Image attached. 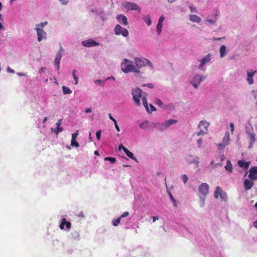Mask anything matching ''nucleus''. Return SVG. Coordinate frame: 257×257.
Listing matches in <instances>:
<instances>
[{"instance_id":"aec40b11","label":"nucleus","mask_w":257,"mask_h":257,"mask_svg":"<svg viewBox=\"0 0 257 257\" xmlns=\"http://www.w3.org/2000/svg\"><path fill=\"white\" fill-rule=\"evenodd\" d=\"M177 122V120L176 119H170L165 121L163 123L162 126L163 127H168L171 126V125L176 123Z\"/></svg>"},{"instance_id":"8fccbe9b","label":"nucleus","mask_w":257,"mask_h":257,"mask_svg":"<svg viewBox=\"0 0 257 257\" xmlns=\"http://www.w3.org/2000/svg\"><path fill=\"white\" fill-rule=\"evenodd\" d=\"M128 215H129V212L127 211H126V212H123L119 217H120V218H123L124 217H126Z\"/></svg>"},{"instance_id":"5fc2aeb1","label":"nucleus","mask_w":257,"mask_h":257,"mask_svg":"<svg viewBox=\"0 0 257 257\" xmlns=\"http://www.w3.org/2000/svg\"><path fill=\"white\" fill-rule=\"evenodd\" d=\"M7 70L9 73H15V70L12 69H11L10 67H8L7 68Z\"/></svg>"},{"instance_id":"b1692460","label":"nucleus","mask_w":257,"mask_h":257,"mask_svg":"<svg viewBox=\"0 0 257 257\" xmlns=\"http://www.w3.org/2000/svg\"><path fill=\"white\" fill-rule=\"evenodd\" d=\"M189 19L191 22L197 23H200L201 20V18L195 15H190Z\"/></svg>"},{"instance_id":"423d86ee","label":"nucleus","mask_w":257,"mask_h":257,"mask_svg":"<svg viewBox=\"0 0 257 257\" xmlns=\"http://www.w3.org/2000/svg\"><path fill=\"white\" fill-rule=\"evenodd\" d=\"M123 7L127 10H136L141 12V8L136 3L124 2L122 3Z\"/></svg>"},{"instance_id":"09e8293b","label":"nucleus","mask_w":257,"mask_h":257,"mask_svg":"<svg viewBox=\"0 0 257 257\" xmlns=\"http://www.w3.org/2000/svg\"><path fill=\"white\" fill-rule=\"evenodd\" d=\"M61 123H62V119L58 120V121L57 122V123L56 124V128H60V126Z\"/></svg>"},{"instance_id":"37998d69","label":"nucleus","mask_w":257,"mask_h":257,"mask_svg":"<svg viewBox=\"0 0 257 257\" xmlns=\"http://www.w3.org/2000/svg\"><path fill=\"white\" fill-rule=\"evenodd\" d=\"M58 1L62 5H66L68 4L70 0H58Z\"/></svg>"},{"instance_id":"f8f14e48","label":"nucleus","mask_w":257,"mask_h":257,"mask_svg":"<svg viewBox=\"0 0 257 257\" xmlns=\"http://www.w3.org/2000/svg\"><path fill=\"white\" fill-rule=\"evenodd\" d=\"M211 60V55L210 54H207L206 56H205L204 57H203L202 59L199 60L200 63L199 65L198 66V69H202L204 65L206 64L207 63H208Z\"/></svg>"},{"instance_id":"20e7f679","label":"nucleus","mask_w":257,"mask_h":257,"mask_svg":"<svg viewBox=\"0 0 257 257\" xmlns=\"http://www.w3.org/2000/svg\"><path fill=\"white\" fill-rule=\"evenodd\" d=\"M132 94L133 96V99L135 103L138 105H141L140 98L142 96V90L139 88L133 89L132 90Z\"/></svg>"},{"instance_id":"72a5a7b5","label":"nucleus","mask_w":257,"mask_h":257,"mask_svg":"<svg viewBox=\"0 0 257 257\" xmlns=\"http://www.w3.org/2000/svg\"><path fill=\"white\" fill-rule=\"evenodd\" d=\"M163 27V24H160L158 23L157 25V32L158 35H160L162 32V29Z\"/></svg>"},{"instance_id":"a878e982","label":"nucleus","mask_w":257,"mask_h":257,"mask_svg":"<svg viewBox=\"0 0 257 257\" xmlns=\"http://www.w3.org/2000/svg\"><path fill=\"white\" fill-rule=\"evenodd\" d=\"M142 101H143V105H144V107L145 108L146 110H147V111L148 113H151V111H150V108L149 107V105L148 104L147 98L145 97H143Z\"/></svg>"},{"instance_id":"c85d7f7f","label":"nucleus","mask_w":257,"mask_h":257,"mask_svg":"<svg viewBox=\"0 0 257 257\" xmlns=\"http://www.w3.org/2000/svg\"><path fill=\"white\" fill-rule=\"evenodd\" d=\"M225 169L229 172H231L232 171V165L229 160L227 161L226 164L225 166Z\"/></svg>"},{"instance_id":"412c9836","label":"nucleus","mask_w":257,"mask_h":257,"mask_svg":"<svg viewBox=\"0 0 257 257\" xmlns=\"http://www.w3.org/2000/svg\"><path fill=\"white\" fill-rule=\"evenodd\" d=\"M252 180L245 179L244 182V186L245 190H247L250 189L253 185V182L252 181Z\"/></svg>"},{"instance_id":"393cba45","label":"nucleus","mask_w":257,"mask_h":257,"mask_svg":"<svg viewBox=\"0 0 257 257\" xmlns=\"http://www.w3.org/2000/svg\"><path fill=\"white\" fill-rule=\"evenodd\" d=\"M222 191L221 187H220L219 186H217L216 188L215 191L214 192V197L215 198H218V196H220V198H222Z\"/></svg>"},{"instance_id":"6ab92c4d","label":"nucleus","mask_w":257,"mask_h":257,"mask_svg":"<svg viewBox=\"0 0 257 257\" xmlns=\"http://www.w3.org/2000/svg\"><path fill=\"white\" fill-rule=\"evenodd\" d=\"M210 125V123L206 120L200 121L198 125V128H207Z\"/></svg>"},{"instance_id":"4c0bfd02","label":"nucleus","mask_w":257,"mask_h":257,"mask_svg":"<svg viewBox=\"0 0 257 257\" xmlns=\"http://www.w3.org/2000/svg\"><path fill=\"white\" fill-rule=\"evenodd\" d=\"M105 161H109L111 163L114 164L115 163L116 160L113 157H106L104 159Z\"/></svg>"},{"instance_id":"c9c22d12","label":"nucleus","mask_w":257,"mask_h":257,"mask_svg":"<svg viewBox=\"0 0 257 257\" xmlns=\"http://www.w3.org/2000/svg\"><path fill=\"white\" fill-rule=\"evenodd\" d=\"M155 102L156 104H157L158 105H159L160 107H162L163 106V103L162 101L159 98H155Z\"/></svg>"},{"instance_id":"6e6d98bb","label":"nucleus","mask_w":257,"mask_h":257,"mask_svg":"<svg viewBox=\"0 0 257 257\" xmlns=\"http://www.w3.org/2000/svg\"><path fill=\"white\" fill-rule=\"evenodd\" d=\"M99 16L101 18L103 21H105L106 20V17H105V14L104 12L103 11V14L101 15H99Z\"/></svg>"},{"instance_id":"603ef678","label":"nucleus","mask_w":257,"mask_h":257,"mask_svg":"<svg viewBox=\"0 0 257 257\" xmlns=\"http://www.w3.org/2000/svg\"><path fill=\"white\" fill-rule=\"evenodd\" d=\"M149 106H150V111H151V112L153 111H156V108L151 104H149Z\"/></svg>"},{"instance_id":"f3484780","label":"nucleus","mask_w":257,"mask_h":257,"mask_svg":"<svg viewBox=\"0 0 257 257\" xmlns=\"http://www.w3.org/2000/svg\"><path fill=\"white\" fill-rule=\"evenodd\" d=\"M141 128H147L149 127H157V125L155 123H150L148 121H145L140 124Z\"/></svg>"},{"instance_id":"473e14b6","label":"nucleus","mask_w":257,"mask_h":257,"mask_svg":"<svg viewBox=\"0 0 257 257\" xmlns=\"http://www.w3.org/2000/svg\"><path fill=\"white\" fill-rule=\"evenodd\" d=\"M48 24L47 21L41 23L36 25V28H39L40 29H43V28Z\"/></svg>"},{"instance_id":"5701e85b","label":"nucleus","mask_w":257,"mask_h":257,"mask_svg":"<svg viewBox=\"0 0 257 257\" xmlns=\"http://www.w3.org/2000/svg\"><path fill=\"white\" fill-rule=\"evenodd\" d=\"M220 57L223 58L227 53L226 47L225 45H222L219 48Z\"/></svg>"},{"instance_id":"052dcab7","label":"nucleus","mask_w":257,"mask_h":257,"mask_svg":"<svg viewBox=\"0 0 257 257\" xmlns=\"http://www.w3.org/2000/svg\"><path fill=\"white\" fill-rule=\"evenodd\" d=\"M52 130L54 131V133L57 135L59 133L62 132V131L63 130Z\"/></svg>"},{"instance_id":"864d4df0","label":"nucleus","mask_w":257,"mask_h":257,"mask_svg":"<svg viewBox=\"0 0 257 257\" xmlns=\"http://www.w3.org/2000/svg\"><path fill=\"white\" fill-rule=\"evenodd\" d=\"M225 39V37H223L221 38H216V37H213L212 40L213 41H220L221 39Z\"/></svg>"},{"instance_id":"c756f323","label":"nucleus","mask_w":257,"mask_h":257,"mask_svg":"<svg viewBox=\"0 0 257 257\" xmlns=\"http://www.w3.org/2000/svg\"><path fill=\"white\" fill-rule=\"evenodd\" d=\"M77 70L76 69H74L72 71V76L73 78L75 81V84L77 85L78 83V76L76 75Z\"/></svg>"},{"instance_id":"774afa93","label":"nucleus","mask_w":257,"mask_h":257,"mask_svg":"<svg viewBox=\"0 0 257 257\" xmlns=\"http://www.w3.org/2000/svg\"><path fill=\"white\" fill-rule=\"evenodd\" d=\"M253 226L257 229V220L254 222Z\"/></svg>"},{"instance_id":"13d9d810","label":"nucleus","mask_w":257,"mask_h":257,"mask_svg":"<svg viewBox=\"0 0 257 257\" xmlns=\"http://www.w3.org/2000/svg\"><path fill=\"white\" fill-rule=\"evenodd\" d=\"M85 111L86 113H90L92 111V109L91 108H87L85 109Z\"/></svg>"},{"instance_id":"a211bd4d","label":"nucleus","mask_w":257,"mask_h":257,"mask_svg":"<svg viewBox=\"0 0 257 257\" xmlns=\"http://www.w3.org/2000/svg\"><path fill=\"white\" fill-rule=\"evenodd\" d=\"M64 225L66 226L67 229H69L71 227V223L69 221H67L65 218H63L59 225L60 228L61 229H64Z\"/></svg>"},{"instance_id":"f03ea898","label":"nucleus","mask_w":257,"mask_h":257,"mask_svg":"<svg viewBox=\"0 0 257 257\" xmlns=\"http://www.w3.org/2000/svg\"><path fill=\"white\" fill-rule=\"evenodd\" d=\"M134 63L136 65V67L137 68L138 73L140 72V68L146 66H148L152 69H154V66L152 62L149 60L144 57H135Z\"/></svg>"},{"instance_id":"7c9ffc66","label":"nucleus","mask_w":257,"mask_h":257,"mask_svg":"<svg viewBox=\"0 0 257 257\" xmlns=\"http://www.w3.org/2000/svg\"><path fill=\"white\" fill-rule=\"evenodd\" d=\"M62 90L64 94H68L72 93V90L69 87L65 86H62Z\"/></svg>"},{"instance_id":"a19ab883","label":"nucleus","mask_w":257,"mask_h":257,"mask_svg":"<svg viewBox=\"0 0 257 257\" xmlns=\"http://www.w3.org/2000/svg\"><path fill=\"white\" fill-rule=\"evenodd\" d=\"M169 196H170V199L172 200V201L174 203V205L175 206H177V202H176V200L174 199V198L173 197V195H172L171 193H170L169 194Z\"/></svg>"},{"instance_id":"bf43d9fd","label":"nucleus","mask_w":257,"mask_h":257,"mask_svg":"<svg viewBox=\"0 0 257 257\" xmlns=\"http://www.w3.org/2000/svg\"><path fill=\"white\" fill-rule=\"evenodd\" d=\"M112 80L113 81H114L115 80V78L112 76H109V77H108L106 80H105V81L106 80Z\"/></svg>"},{"instance_id":"f704fd0d","label":"nucleus","mask_w":257,"mask_h":257,"mask_svg":"<svg viewBox=\"0 0 257 257\" xmlns=\"http://www.w3.org/2000/svg\"><path fill=\"white\" fill-rule=\"evenodd\" d=\"M71 145L72 146H75L76 148H78L79 146L78 143L76 141V139L72 138L71 141Z\"/></svg>"},{"instance_id":"3c124183","label":"nucleus","mask_w":257,"mask_h":257,"mask_svg":"<svg viewBox=\"0 0 257 257\" xmlns=\"http://www.w3.org/2000/svg\"><path fill=\"white\" fill-rule=\"evenodd\" d=\"M78 135V131L72 134V139H76L77 136Z\"/></svg>"},{"instance_id":"f257e3e1","label":"nucleus","mask_w":257,"mask_h":257,"mask_svg":"<svg viewBox=\"0 0 257 257\" xmlns=\"http://www.w3.org/2000/svg\"><path fill=\"white\" fill-rule=\"evenodd\" d=\"M121 70L124 73L129 72L138 73L135 64H134L132 61L126 58L123 59L121 63Z\"/></svg>"},{"instance_id":"2f4dec72","label":"nucleus","mask_w":257,"mask_h":257,"mask_svg":"<svg viewBox=\"0 0 257 257\" xmlns=\"http://www.w3.org/2000/svg\"><path fill=\"white\" fill-rule=\"evenodd\" d=\"M125 154L130 158L133 159V160L136 162H138L137 159L134 157L133 153L130 152V151L127 150L125 153Z\"/></svg>"},{"instance_id":"58836bf2","label":"nucleus","mask_w":257,"mask_h":257,"mask_svg":"<svg viewBox=\"0 0 257 257\" xmlns=\"http://www.w3.org/2000/svg\"><path fill=\"white\" fill-rule=\"evenodd\" d=\"M120 219H121L120 217H118L116 220H113L112 221L113 225L114 226H117L118 225V224L120 223Z\"/></svg>"},{"instance_id":"49530a36","label":"nucleus","mask_w":257,"mask_h":257,"mask_svg":"<svg viewBox=\"0 0 257 257\" xmlns=\"http://www.w3.org/2000/svg\"><path fill=\"white\" fill-rule=\"evenodd\" d=\"M189 9L190 10V11L192 13H197V9L195 7H194L193 6H190Z\"/></svg>"},{"instance_id":"7ed1b4c3","label":"nucleus","mask_w":257,"mask_h":257,"mask_svg":"<svg viewBox=\"0 0 257 257\" xmlns=\"http://www.w3.org/2000/svg\"><path fill=\"white\" fill-rule=\"evenodd\" d=\"M205 79V77L200 74H196L193 76L189 83L195 89H197L201 82Z\"/></svg>"},{"instance_id":"0eeeda50","label":"nucleus","mask_w":257,"mask_h":257,"mask_svg":"<svg viewBox=\"0 0 257 257\" xmlns=\"http://www.w3.org/2000/svg\"><path fill=\"white\" fill-rule=\"evenodd\" d=\"M230 140V134L228 132H226L223 138L222 143H219L217 145L218 149H223L225 146L229 144Z\"/></svg>"},{"instance_id":"a18cd8bd","label":"nucleus","mask_w":257,"mask_h":257,"mask_svg":"<svg viewBox=\"0 0 257 257\" xmlns=\"http://www.w3.org/2000/svg\"><path fill=\"white\" fill-rule=\"evenodd\" d=\"M143 86H147L150 88H153L154 87V85L152 83H147L143 85Z\"/></svg>"},{"instance_id":"69168bd1","label":"nucleus","mask_w":257,"mask_h":257,"mask_svg":"<svg viewBox=\"0 0 257 257\" xmlns=\"http://www.w3.org/2000/svg\"><path fill=\"white\" fill-rule=\"evenodd\" d=\"M17 74L20 76H25L26 75V74L22 73V72H18V73H17Z\"/></svg>"},{"instance_id":"9d476101","label":"nucleus","mask_w":257,"mask_h":257,"mask_svg":"<svg viewBox=\"0 0 257 257\" xmlns=\"http://www.w3.org/2000/svg\"><path fill=\"white\" fill-rule=\"evenodd\" d=\"M199 192L203 196H206L209 192V186L206 183H202L199 187Z\"/></svg>"},{"instance_id":"9b49d317","label":"nucleus","mask_w":257,"mask_h":257,"mask_svg":"<svg viewBox=\"0 0 257 257\" xmlns=\"http://www.w3.org/2000/svg\"><path fill=\"white\" fill-rule=\"evenodd\" d=\"M35 30L37 32V35L38 36L37 40L39 42H41L42 39H46L47 38L46 33L43 30V29H40L39 28H35Z\"/></svg>"},{"instance_id":"4468645a","label":"nucleus","mask_w":257,"mask_h":257,"mask_svg":"<svg viewBox=\"0 0 257 257\" xmlns=\"http://www.w3.org/2000/svg\"><path fill=\"white\" fill-rule=\"evenodd\" d=\"M116 19L119 23L124 26H126L128 24L127 19L124 15L122 14L118 15L116 16Z\"/></svg>"},{"instance_id":"bb28decb","label":"nucleus","mask_w":257,"mask_h":257,"mask_svg":"<svg viewBox=\"0 0 257 257\" xmlns=\"http://www.w3.org/2000/svg\"><path fill=\"white\" fill-rule=\"evenodd\" d=\"M143 20L146 23L148 26H149L151 25L152 21L151 20V17L149 15L143 16Z\"/></svg>"},{"instance_id":"c03bdc74","label":"nucleus","mask_w":257,"mask_h":257,"mask_svg":"<svg viewBox=\"0 0 257 257\" xmlns=\"http://www.w3.org/2000/svg\"><path fill=\"white\" fill-rule=\"evenodd\" d=\"M101 132L100 130H99L98 131H97L96 133V136L97 139L98 140H100V137H101Z\"/></svg>"},{"instance_id":"338daca9","label":"nucleus","mask_w":257,"mask_h":257,"mask_svg":"<svg viewBox=\"0 0 257 257\" xmlns=\"http://www.w3.org/2000/svg\"><path fill=\"white\" fill-rule=\"evenodd\" d=\"M113 122H114V124H115V128H119V127H118V125L117 124L116 121L115 120H114Z\"/></svg>"},{"instance_id":"dca6fc26","label":"nucleus","mask_w":257,"mask_h":257,"mask_svg":"<svg viewBox=\"0 0 257 257\" xmlns=\"http://www.w3.org/2000/svg\"><path fill=\"white\" fill-rule=\"evenodd\" d=\"M253 131V130H248L247 131V133L250 138L249 148H252V145L255 142V134Z\"/></svg>"},{"instance_id":"4be33fe9","label":"nucleus","mask_w":257,"mask_h":257,"mask_svg":"<svg viewBox=\"0 0 257 257\" xmlns=\"http://www.w3.org/2000/svg\"><path fill=\"white\" fill-rule=\"evenodd\" d=\"M250 163V162H244L242 160H239L238 161V166L240 167L243 168L245 170L248 169Z\"/></svg>"},{"instance_id":"4d7b16f0","label":"nucleus","mask_w":257,"mask_h":257,"mask_svg":"<svg viewBox=\"0 0 257 257\" xmlns=\"http://www.w3.org/2000/svg\"><path fill=\"white\" fill-rule=\"evenodd\" d=\"M99 16L101 18L103 21H105L106 20V17H105V14L104 12L103 11V14L101 15H99Z\"/></svg>"},{"instance_id":"ea45409f","label":"nucleus","mask_w":257,"mask_h":257,"mask_svg":"<svg viewBox=\"0 0 257 257\" xmlns=\"http://www.w3.org/2000/svg\"><path fill=\"white\" fill-rule=\"evenodd\" d=\"M91 12L95 13L98 16L103 14V11L100 10H96H96H92Z\"/></svg>"},{"instance_id":"6e6552de","label":"nucleus","mask_w":257,"mask_h":257,"mask_svg":"<svg viewBox=\"0 0 257 257\" xmlns=\"http://www.w3.org/2000/svg\"><path fill=\"white\" fill-rule=\"evenodd\" d=\"M114 31L116 35H121L124 37H126L128 35V31L121 27L119 25H116L114 28Z\"/></svg>"},{"instance_id":"0e129e2a","label":"nucleus","mask_w":257,"mask_h":257,"mask_svg":"<svg viewBox=\"0 0 257 257\" xmlns=\"http://www.w3.org/2000/svg\"><path fill=\"white\" fill-rule=\"evenodd\" d=\"M46 68L45 67H42L40 69H39V72L40 73H41L42 72H43L44 70H45Z\"/></svg>"},{"instance_id":"e433bc0d","label":"nucleus","mask_w":257,"mask_h":257,"mask_svg":"<svg viewBox=\"0 0 257 257\" xmlns=\"http://www.w3.org/2000/svg\"><path fill=\"white\" fill-rule=\"evenodd\" d=\"M105 80L102 81L100 79H97L94 81V82L96 84L103 86L104 85Z\"/></svg>"},{"instance_id":"680f3d73","label":"nucleus","mask_w":257,"mask_h":257,"mask_svg":"<svg viewBox=\"0 0 257 257\" xmlns=\"http://www.w3.org/2000/svg\"><path fill=\"white\" fill-rule=\"evenodd\" d=\"M152 218H153V222H154L155 221H156V220L159 219V217L158 216H153Z\"/></svg>"},{"instance_id":"39448f33","label":"nucleus","mask_w":257,"mask_h":257,"mask_svg":"<svg viewBox=\"0 0 257 257\" xmlns=\"http://www.w3.org/2000/svg\"><path fill=\"white\" fill-rule=\"evenodd\" d=\"M64 52V49L62 48L61 45H60V49L57 52L56 56L55 57V61H54V64L55 66L56 67L57 70L58 71V73H59V69H60V61L61 59V58L62 56L63 55Z\"/></svg>"},{"instance_id":"79ce46f5","label":"nucleus","mask_w":257,"mask_h":257,"mask_svg":"<svg viewBox=\"0 0 257 257\" xmlns=\"http://www.w3.org/2000/svg\"><path fill=\"white\" fill-rule=\"evenodd\" d=\"M181 178H182V181H183L184 183L186 184L188 181V177L187 176V175L185 174H184L182 176Z\"/></svg>"},{"instance_id":"ddd939ff","label":"nucleus","mask_w":257,"mask_h":257,"mask_svg":"<svg viewBox=\"0 0 257 257\" xmlns=\"http://www.w3.org/2000/svg\"><path fill=\"white\" fill-rule=\"evenodd\" d=\"M248 178L250 180L257 179V166L252 167L249 170Z\"/></svg>"},{"instance_id":"2eb2a0df","label":"nucleus","mask_w":257,"mask_h":257,"mask_svg":"<svg viewBox=\"0 0 257 257\" xmlns=\"http://www.w3.org/2000/svg\"><path fill=\"white\" fill-rule=\"evenodd\" d=\"M256 73V71H247V81L249 85H251L253 83L254 81L253 77L254 75Z\"/></svg>"},{"instance_id":"cd10ccee","label":"nucleus","mask_w":257,"mask_h":257,"mask_svg":"<svg viewBox=\"0 0 257 257\" xmlns=\"http://www.w3.org/2000/svg\"><path fill=\"white\" fill-rule=\"evenodd\" d=\"M218 16V12H216L215 14V16H214V18L213 19H209V18H207L206 20V21L212 24V25H215L216 22V21H217V16Z\"/></svg>"},{"instance_id":"e2e57ef3","label":"nucleus","mask_w":257,"mask_h":257,"mask_svg":"<svg viewBox=\"0 0 257 257\" xmlns=\"http://www.w3.org/2000/svg\"><path fill=\"white\" fill-rule=\"evenodd\" d=\"M201 142H202L201 139H199L197 141V143L198 144V146H199V148H200L201 147Z\"/></svg>"},{"instance_id":"de8ad7c7","label":"nucleus","mask_w":257,"mask_h":257,"mask_svg":"<svg viewBox=\"0 0 257 257\" xmlns=\"http://www.w3.org/2000/svg\"><path fill=\"white\" fill-rule=\"evenodd\" d=\"M164 20L165 17L163 15L161 16L159 19L158 23L163 24V22L164 21Z\"/></svg>"},{"instance_id":"1a4fd4ad","label":"nucleus","mask_w":257,"mask_h":257,"mask_svg":"<svg viewBox=\"0 0 257 257\" xmlns=\"http://www.w3.org/2000/svg\"><path fill=\"white\" fill-rule=\"evenodd\" d=\"M82 45L85 47H92L97 46L99 44L92 39H89L87 40L83 41L82 42Z\"/></svg>"}]
</instances>
